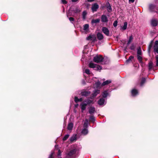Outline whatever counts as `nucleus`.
Instances as JSON below:
<instances>
[{
	"instance_id": "f257e3e1",
	"label": "nucleus",
	"mask_w": 158,
	"mask_h": 158,
	"mask_svg": "<svg viewBox=\"0 0 158 158\" xmlns=\"http://www.w3.org/2000/svg\"><path fill=\"white\" fill-rule=\"evenodd\" d=\"M79 148L76 145H73V149L66 153V158H73L78 154Z\"/></svg>"
},
{
	"instance_id": "f03ea898",
	"label": "nucleus",
	"mask_w": 158,
	"mask_h": 158,
	"mask_svg": "<svg viewBox=\"0 0 158 158\" xmlns=\"http://www.w3.org/2000/svg\"><path fill=\"white\" fill-rule=\"evenodd\" d=\"M158 49V40L155 41L153 44V40L151 41L148 46V49Z\"/></svg>"
},
{
	"instance_id": "7ed1b4c3",
	"label": "nucleus",
	"mask_w": 158,
	"mask_h": 158,
	"mask_svg": "<svg viewBox=\"0 0 158 158\" xmlns=\"http://www.w3.org/2000/svg\"><path fill=\"white\" fill-rule=\"evenodd\" d=\"M89 66L90 68H93L95 70H100L102 68L101 66L94 64L92 62H90L89 64Z\"/></svg>"
},
{
	"instance_id": "20e7f679",
	"label": "nucleus",
	"mask_w": 158,
	"mask_h": 158,
	"mask_svg": "<svg viewBox=\"0 0 158 158\" xmlns=\"http://www.w3.org/2000/svg\"><path fill=\"white\" fill-rule=\"evenodd\" d=\"M103 58L101 55H97L94 57L93 61L95 62L99 63L103 61Z\"/></svg>"
},
{
	"instance_id": "39448f33",
	"label": "nucleus",
	"mask_w": 158,
	"mask_h": 158,
	"mask_svg": "<svg viewBox=\"0 0 158 158\" xmlns=\"http://www.w3.org/2000/svg\"><path fill=\"white\" fill-rule=\"evenodd\" d=\"M102 31L106 36H110L111 35L110 34L109 31L107 28L105 27H102Z\"/></svg>"
},
{
	"instance_id": "423d86ee",
	"label": "nucleus",
	"mask_w": 158,
	"mask_h": 158,
	"mask_svg": "<svg viewBox=\"0 0 158 158\" xmlns=\"http://www.w3.org/2000/svg\"><path fill=\"white\" fill-rule=\"evenodd\" d=\"M80 106L81 112H83L86 109L87 105L84 101L80 104Z\"/></svg>"
},
{
	"instance_id": "0eeeda50",
	"label": "nucleus",
	"mask_w": 158,
	"mask_h": 158,
	"mask_svg": "<svg viewBox=\"0 0 158 158\" xmlns=\"http://www.w3.org/2000/svg\"><path fill=\"white\" fill-rule=\"evenodd\" d=\"M99 8L98 5L96 3L93 4L92 6L91 9L93 12H96Z\"/></svg>"
},
{
	"instance_id": "6e6552de",
	"label": "nucleus",
	"mask_w": 158,
	"mask_h": 158,
	"mask_svg": "<svg viewBox=\"0 0 158 158\" xmlns=\"http://www.w3.org/2000/svg\"><path fill=\"white\" fill-rule=\"evenodd\" d=\"M106 103L105 99L103 98H100L98 101V103L99 105H104Z\"/></svg>"
},
{
	"instance_id": "1a4fd4ad",
	"label": "nucleus",
	"mask_w": 158,
	"mask_h": 158,
	"mask_svg": "<svg viewBox=\"0 0 158 158\" xmlns=\"http://www.w3.org/2000/svg\"><path fill=\"white\" fill-rule=\"evenodd\" d=\"M89 112L92 114L94 113L96 111L95 108L94 106H90L89 108Z\"/></svg>"
},
{
	"instance_id": "9d476101",
	"label": "nucleus",
	"mask_w": 158,
	"mask_h": 158,
	"mask_svg": "<svg viewBox=\"0 0 158 158\" xmlns=\"http://www.w3.org/2000/svg\"><path fill=\"white\" fill-rule=\"evenodd\" d=\"M101 21L102 23H106L108 22V19L105 15H102L101 17Z\"/></svg>"
},
{
	"instance_id": "9b49d317",
	"label": "nucleus",
	"mask_w": 158,
	"mask_h": 158,
	"mask_svg": "<svg viewBox=\"0 0 158 158\" xmlns=\"http://www.w3.org/2000/svg\"><path fill=\"white\" fill-rule=\"evenodd\" d=\"M90 94V91H82L81 93L82 96L84 97H86L89 96Z\"/></svg>"
},
{
	"instance_id": "f8f14e48",
	"label": "nucleus",
	"mask_w": 158,
	"mask_h": 158,
	"mask_svg": "<svg viewBox=\"0 0 158 158\" xmlns=\"http://www.w3.org/2000/svg\"><path fill=\"white\" fill-rule=\"evenodd\" d=\"M151 25L154 27L156 26L158 24L157 20L155 19H153L151 21Z\"/></svg>"
},
{
	"instance_id": "ddd939ff",
	"label": "nucleus",
	"mask_w": 158,
	"mask_h": 158,
	"mask_svg": "<svg viewBox=\"0 0 158 158\" xmlns=\"http://www.w3.org/2000/svg\"><path fill=\"white\" fill-rule=\"evenodd\" d=\"M138 94V90L135 89H133L131 91V95L133 97H135Z\"/></svg>"
},
{
	"instance_id": "4468645a",
	"label": "nucleus",
	"mask_w": 158,
	"mask_h": 158,
	"mask_svg": "<svg viewBox=\"0 0 158 158\" xmlns=\"http://www.w3.org/2000/svg\"><path fill=\"white\" fill-rule=\"evenodd\" d=\"M100 90H96L94 91L92 94L91 96L92 98H94L99 94Z\"/></svg>"
},
{
	"instance_id": "2eb2a0df",
	"label": "nucleus",
	"mask_w": 158,
	"mask_h": 158,
	"mask_svg": "<svg viewBox=\"0 0 158 158\" xmlns=\"http://www.w3.org/2000/svg\"><path fill=\"white\" fill-rule=\"evenodd\" d=\"M103 60L102 61H103L104 64H108L110 62V60L107 57H104L103 58Z\"/></svg>"
},
{
	"instance_id": "dca6fc26",
	"label": "nucleus",
	"mask_w": 158,
	"mask_h": 158,
	"mask_svg": "<svg viewBox=\"0 0 158 158\" xmlns=\"http://www.w3.org/2000/svg\"><path fill=\"white\" fill-rule=\"evenodd\" d=\"M97 38L99 40H102L103 39V35L101 33H98L97 35Z\"/></svg>"
},
{
	"instance_id": "f3484780",
	"label": "nucleus",
	"mask_w": 158,
	"mask_h": 158,
	"mask_svg": "<svg viewBox=\"0 0 158 158\" xmlns=\"http://www.w3.org/2000/svg\"><path fill=\"white\" fill-rule=\"evenodd\" d=\"M84 101L87 105H89L91 104H93L94 103L93 100H91L89 99H87L84 100Z\"/></svg>"
},
{
	"instance_id": "a211bd4d",
	"label": "nucleus",
	"mask_w": 158,
	"mask_h": 158,
	"mask_svg": "<svg viewBox=\"0 0 158 158\" xmlns=\"http://www.w3.org/2000/svg\"><path fill=\"white\" fill-rule=\"evenodd\" d=\"M77 139V136L76 135H73L69 139V140L71 142H73Z\"/></svg>"
},
{
	"instance_id": "6ab92c4d",
	"label": "nucleus",
	"mask_w": 158,
	"mask_h": 158,
	"mask_svg": "<svg viewBox=\"0 0 158 158\" xmlns=\"http://www.w3.org/2000/svg\"><path fill=\"white\" fill-rule=\"evenodd\" d=\"M81 133L84 135H87L88 133V129L86 128H84L81 131Z\"/></svg>"
},
{
	"instance_id": "aec40b11",
	"label": "nucleus",
	"mask_w": 158,
	"mask_h": 158,
	"mask_svg": "<svg viewBox=\"0 0 158 158\" xmlns=\"http://www.w3.org/2000/svg\"><path fill=\"white\" fill-rule=\"evenodd\" d=\"M111 81L110 80H106V81H104V82H103L102 84V86H104V85H107L108 84L111 83Z\"/></svg>"
},
{
	"instance_id": "412c9836",
	"label": "nucleus",
	"mask_w": 158,
	"mask_h": 158,
	"mask_svg": "<svg viewBox=\"0 0 158 158\" xmlns=\"http://www.w3.org/2000/svg\"><path fill=\"white\" fill-rule=\"evenodd\" d=\"M133 40V35H131L129 37V39L127 41V45H129L132 42V41Z\"/></svg>"
},
{
	"instance_id": "4be33fe9",
	"label": "nucleus",
	"mask_w": 158,
	"mask_h": 158,
	"mask_svg": "<svg viewBox=\"0 0 158 158\" xmlns=\"http://www.w3.org/2000/svg\"><path fill=\"white\" fill-rule=\"evenodd\" d=\"M73 124L72 123H69L68 124L67 129L69 130H72L73 127Z\"/></svg>"
},
{
	"instance_id": "5701e85b",
	"label": "nucleus",
	"mask_w": 158,
	"mask_h": 158,
	"mask_svg": "<svg viewBox=\"0 0 158 158\" xmlns=\"http://www.w3.org/2000/svg\"><path fill=\"white\" fill-rule=\"evenodd\" d=\"M108 95V92L106 91H104L102 94V96L103 98H106L107 95Z\"/></svg>"
},
{
	"instance_id": "b1692460",
	"label": "nucleus",
	"mask_w": 158,
	"mask_h": 158,
	"mask_svg": "<svg viewBox=\"0 0 158 158\" xmlns=\"http://www.w3.org/2000/svg\"><path fill=\"white\" fill-rule=\"evenodd\" d=\"M153 63L152 62L150 61L149 62L148 64V67L149 70H151L153 67Z\"/></svg>"
},
{
	"instance_id": "393cba45",
	"label": "nucleus",
	"mask_w": 158,
	"mask_h": 158,
	"mask_svg": "<svg viewBox=\"0 0 158 158\" xmlns=\"http://www.w3.org/2000/svg\"><path fill=\"white\" fill-rule=\"evenodd\" d=\"M100 21V20L99 19H93L92 20L91 23L92 24L94 23H99Z\"/></svg>"
},
{
	"instance_id": "a878e982",
	"label": "nucleus",
	"mask_w": 158,
	"mask_h": 158,
	"mask_svg": "<svg viewBox=\"0 0 158 158\" xmlns=\"http://www.w3.org/2000/svg\"><path fill=\"white\" fill-rule=\"evenodd\" d=\"M134 58V56H130L128 59L126 60L125 63L127 64H128L131 61L132 59Z\"/></svg>"
},
{
	"instance_id": "bb28decb",
	"label": "nucleus",
	"mask_w": 158,
	"mask_h": 158,
	"mask_svg": "<svg viewBox=\"0 0 158 158\" xmlns=\"http://www.w3.org/2000/svg\"><path fill=\"white\" fill-rule=\"evenodd\" d=\"M137 57L139 62L141 64H143V62L142 60V57L141 56L137 55Z\"/></svg>"
},
{
	"instance_id": "cd10ccee",
	"label": "nucleus",
	"mask_w": 158,
	"mask_h": 158,
	"mask_svg": "<svg viewBox=\"0 0 158 158\" xmlns=\"http://www.w3.org/2000/svg\"><path fill=\"white\" fill-rule=\"evenodd\" d=\"M89 125L88 121L87 119H85L84 124V127L87 128Z\"/></svg>"
},
{
	"instance_id": "c85d7f7f",
	"label": "nucleus",
	"mask_w": 158,
	"mask_h": 158,
	"mask_svg": "<svg viewBox=\"0 0 158 158\" xmlns=\"http://www.w3.org/2000/svg\"><path fill=\"white\" fill-rule=\"evenodd\" d=\"M127 26V22H125L124 23L123 26L121 27L122 29L123 30H125L126 29Z\"/></svg>"
},
{
	"instance_id": "c756f323",
	"label": "nucleus",
	"mask_w": 158,
	"mask_h": 158,
	"mask_svg": "<svg viewBox=\"0 0 158 158\" xmlns=\"http://www.w3.org/2000/svg\"><path fill=\"white\" fill-rule=\"evenodd\" d=\"M155 7V6L152 4H151L149 5V9L150 11L152 12L153 11Z\"/></svg>"
},
{
	"instance_id": "7c9ffc66",
	"label": "nucleus",
	"mask_w": 158,
	"mask_h": 158,
	"mask_svg": "<svg viewBox=\"0 0 158 158\" xmlns=\"http://www.w3.org/2000/svg\"><path fill=\"white\" fill-rule=\"evenodd\" d=\"M87 14V13L86 11H84L82 13V18L83 19L85 20L86 18V16Z\"/></svg>"
},
{
	"instance_id": "2f4dec72",
	"label": "nucleus",
	"mask_w": 158,
	"mask_h": 158,
	"mask_svg": "<svg viewBox=\"0 0 158 158\" xmlns=\"http://www.w3.org/2000/svg\"><path fill=\"white\" fill-rule=\"evenodd\" d=\"M137 46V44H131L130 47V49H134L135 48V47Z\"/></svg>"
},
{
	"instance_id": "473e14b6",
	"label": "nucleus",
	"mask_w": 158,
	"mask_h": 158,
	"mask_svg": "<svg viewBox=\"0 0 158 158\" xmlns=\"http://www.w3.org/2000/svg\"><path fill=\"white\" fill-rule=\"evenodd\" d=\"M89 25L88 24H85L84 26V28H83L84 30L85 31L87 30L89 28Z\"/></svg>"
},
{
	"instance_id": "72a5a7b5",
	"label": "nucleus",
	"mask_w": 158,
	"mask_h": 158,
	"mask_svg": "<svg viewBox=\"0 0 158 158\" xmlns=\"http://www.w3.org/2000/svg\"><path fill=\"white\" fill-rule=\"evenodd\" d=\"M146 81V79L145 78H143L142 79V81L140 83V85L142 86L143 84Z\"/></svg>"
},
{
	"instance_id": "f704fd0d",
	"label": "nucleus",
	"mask_w": 158,
	"mask_h": 158,
	"mask_svg": "<svg viewBox=\"0 0 158 158\" xmlns=\"http://www.w3.org/2000/svg\"><path fill=\"white\" fill-rule=\"evenodd\" d=\"M69 135L68 134L66 135L63 138V141L66 140L69 137Z\"/></svg>"
},
{
	"instance_id": "c9c22d12",
	"label": "nucleus",
	"mask_w": 158,
	"mask_h": 158,
	"mask_svg": "<svg viewBox=\"0 0 158 158\" xmlns=\"http://www.w3.org/2000/svg\"><path fill=\"white\" fill-rule=\"evenodd\" d=\"M61 152L60 150H59L58 153L57 154L58 158H61Z\"/></svg>"
},
{
	"instance_id": "e433bc0d",
	"label": "nucleus",
	"mask_w": 158,
	"mask_h": 158,
	"mask_svg": "<svg viewBox=\"0 0 158 158\" xmlns=\"http://www.w3.org/2000/svg\"><path fill=\"white\" fill-rule=\"evenodd\" d=\"M89 119L92 122H94L95 120V118L94 116H91L90 117Z\"/></svg>"
},
{
	"instance_id": "4c0bfd02",
	"label": "nucleus",
	"mask_w": 158,
	"mask_h": 158,
	"mask_svg": "<svg viewBox=\"0 0 158 158\" xmlns=\"http://www.w3.org/2000/svg\"><path fill=\"white\" fill-rule=\"evenodd\" d=\"M93 38V35H89L86 38V39L88 40H92Z\"/></svg>"
},
{
	"instance_id": "58836bf2",
	"label": "nucleus",
	"mask_w": 158,
	"mask_h": 158,
	"mask_svg": "<svg viewBox=\"0 0 158 158\" xmlns=\"http://www.w3.org/2000/svg\"><path fill=\"white\" fill-rule=\"evenodd\" d=\"M107 10L109 12H110L112 11L111 7L110 6H109L107 7Z\"/></svg>"
},
{
	"instance_id": "ea45409f",
	"label": "nucleus",
	"mask_w": 158,
	"mask_h": 158,
	"mask_svg": "<svg viewBox=\"0 0 158 158\" xmlns=\"http://www.w3.org/2000/svg\"><path fill=\"white\" fill-rule=\"evenodd\" d=\"M142 54L141 50H137V55L141 56Z\"/></svg>"
},
{
	"instance_id": "a19ab883",
	"label": "nucleus",
	"mask_w": 158,
	"mask_h": 158,
	"mask_svg": "<svg viewBox=\"0 0 158 158\" xmlns=\"http://www.w3.org/2000/svg\"><path fill=\"white\" fill-rule=\"evenodd\" d=\"M80 10L77 8H76V9L74 10V12L76 13H78L80 12Z\"/></svg>"
},
{
	"instance_id": "79ce46f5",
	"label": "nucleus",
	"mask_w": 158,
	"mask_h": 158,
	"mask_svg": "<svg viewBox=\"0 0 158 158\" xmlns=\"http://www.w3.org/2000/svg\"><path fill=\"white\" fill-rule=\"evenodd\" d=\"M85 72L87 74H90L89 70L88 69H86L85 70Z\"/></svg>"
},
{
	"instance_id": "37998d69",
	"label": "nucleus",
	"mask_w": 158,
	"mask_h": 158,
	"mask_svg": "<svg viewBox=\"0 0 158 158\" xmlns=\"http://www.w3.org/2000/svg\"><path fill=\"white\" fill-rule=\"evenodd\" d=\"M156 66L158 67V54L156 56Z\"/></svg>"
},
{
	"instance_id": "c03bdc74",
	"label": "nucleus",
	"mask_w": 158,
	"mask_h": 158,
	"mask_svg": "<svg viewBox=\"0 0 158 158\" xmlns=\"http://www.w3.org/2000/svg\"><path fill=\"white\" fill-rule=\"evenodd\" d=\"M79 99L78 98V97H77L76 96L75 97L74 100H75V102L76 103H77L79 102Z\"/></svg>"
},
{
	"instance_id": "a18cd8bd",
	"label": "nucleus",
	"mask_w": 158,
	"mask_h": 158,
	"mask_svg": "<svg viewBox=\"0 0 158 158\" xmlns=\"http://www.w3.org/2000/svg\"><path fill=\"white\" fill-rule=\"evenodd\" d=\"M118 21H115L113 23V25L114 27H116L117 25Z\"/></svg>"
},
{
	"instance_id": "49530a36",
	"label": "nucleus",
	"mask_w": 158,
	"mask_h": 158,
	"mask_svg": "<svg viewBox=\"0 0 158 158\" xmlns=\"http://www.w3.org/2000/svg\"><path fill=\"white\" fill-rule=\"evenodd\" d=\"M93 41H95L97 40V38L95 36L93 35V38H92V40Z\"/></svg>"
},
{
	"instance_id": "de8ad7c7",
	"label": "nucleus",
	"mask_w": 158,
	"mask_h": 158,
	"mask_svg": "<svg viewBox=\"0 0 158 158\" xmlns=\"http://www.w3.org/2000/svg\"><path fill=\"white\" fill-rule=\"evenodd\" d=\"M54 152H52L51 154L50 155L48 158H52V156L54 154Z\"/></svg>"
},
{
	"instance_id": "09e8293b",
	"label": "nucleus",
	"mask_w": 158,
	"mask_h": 158,
	"mask_svg": "<svg viewBox=\"0 0 158 158\" xmlns=\"http://www.w3.org/2000/svg\"><path fill=\"white\" fill-rule=\"evenodd\" d=\"M63 4H66L67 3V2L65 0H61Z\"/></svg>"
},
{
	"instance_id": "8fccbe9b",
	"label": "nucleus",
	"mask_w": 158,
	"mask_h": 158,
	"mask_svg": "<svg viewBox=\"0 0 158 158\" xmlns=\"http://www.w3.org/2000/svg\"><path fill=\"white\" fill-rule=\"evenodd\" d=\"M69 19L71 22L73 21L74 20V19L73 18L71 17H69Z\"/></svg>"
},
{
	"instance_id": "3c124183",
	"label": "nucleus",
	"mask_w": 158,
	"mask_h": 158,
	"mask_svg": "<svg viewBox=\"0 0 158 158\" xmlns=\"http://www.w3.org/2000/svg\"><path fill=\"white\" fill-rule=\"evenodd\" d=\"M154 51L155 54H158V50H154Z\"/></svg>"
},
{
	"instance_id": "603ef678",
	"label": "nucleus",
	"mask_w": 158,
	"mask_h": 158,
	"mask_svg": "<svg viewBox=\"0 0 158 158\" xmlns=\"http://www.w3.org/2000/svg\"><path fill=\"white\" fill-rule=\"evenodd\" d=\"M135 1V0H129V2L130 3H133Z\"/></svg>"
},
{
	"instance_id": "864d4df0",
	"label": "nucleus",
	"mask_w": 158,
	"mask_h": 158,
	"mask_svg": "<svg viewBox=\"0 0 158 158\" xmlns=\"http://www.w3.org/2000/svg\"><path fill=\"white\" fill-rule=\"evenodd\" d=\"M79 102H81L82 101V98H81L79 99Z\"/></svg>"
},
{
	"instance_id": "5fc2aeb1",
	"label": "nucleus",
	"mask_w": 158,
	"mask_h": 158,
	"mask_svg": "<svg viewBox=\"0 0 158 158\" xmlns=\"http://www.w3.org/2000/svg\"><path fill=\"white\" fill-rule=\"evenodd\" d=\"M136 49H139V50L141 49V48L139 46Z\"/></svg>"
},
{
	"instance_id": "6e6d98bb",
	"label": "nucleus",
	"mask_w": 158,
	"mask_h": 158,
	"mask_svg": "<svg viewBox=\"0 0 158 158\" xmlns=\"http://www.w3.org/2000/svg\"><path fill=\"white\" fill-rule=\"evenodd\" d=\"M89 2H92L94 1V0H87Z\"/></svg>"
},
{
	"instance_id": "4d7b16f0",
	"label": "nucleus",
	"mask_w": 158,
	"mask_h": 158,
	"mask_svg": "<svg viewBox=\"0 0 158 158\" xmlns=\"http://www.w3.org/2000/svg\"><path fill=\"white\" fill-rule=\"evenodd\" d=\"M78 106V104H76L75 105V107L77 108V107Z\"/></svg>"
},
{
	"instance_id": "13d9d810",
	"label": "nucleus",
	"mask_w": 158,
	"mask_h": 158,
	"mask_svg": "<svg viewBox=\"0 0 158 158\" xmlns=\"http://www.w3.org/2000/svg\"><path fill=\"white\" fill-rule=\"evenodd\" d=\"M78 0H72L73 2H76Z\"/></svg>"
},
{
	"instance_id": "bf43d9fd",
	"label": "nucleus",
	"mask_w": 158,
	"mask_h": 158,
	"mask_svg": "<svg viewBox=\"0 0 158 158\" xmlns=\"http://www.w3.org/2000/svg\"><path fill=\"white\" fill-rule=\"evenodd\" d=\"M96 84H100V83L99 82H97L96 83Z\"/></svg>"
},
{
	"instance_id": "052dcab7",
	"label": "nucleus",
	"mask_w": 158,
	"mask_h": 158,
	"mask_svg": "<svg viewBox=\"0 0 158 158\" xmlns=\"http://www.w3.org/2000/svg\"><path fill=\"white\" fill-rule=\"evenodd\" d=\"M103 81H104V80H105V79H103Z\"/></svg>"
},
{
	"instance_id": "680f3d73",
	"label": "nucleus",
	"mask_w": 158,
	"mask_h": 158,
	"mask_svg": "<svg viewBox=\"0 0 158 158\" xmlns=\"http://www.w3.org/2000/svg\"><path fill=\"white\" fill-rule=\"evenodd\" d=\"M82 52H83V53H84V51H82Z\"/></svg>"
},
{
	"instance_id": "e2e57ef3",
	"label": "nucleus",
	"mask_w": 158,
	"mask_h": 158,
	"mask_svg": "<svg viewBox=\"0 0 158 158\" xmlns=\"http://www.w3.org/2000/svg\"><path fill=\"white\" fill-rule=\"evenodd\" d=\"M148 51H148V52H149V51H150V50H148Z\"/></svg>"
}]
</instances>
